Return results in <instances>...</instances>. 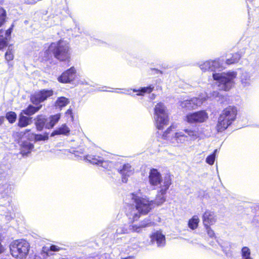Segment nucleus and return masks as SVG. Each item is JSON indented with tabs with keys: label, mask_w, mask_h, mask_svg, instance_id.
<instances>
[{
	"label": "nucleus",
	"mask_w": 259,
	"mask_h": 259,
	"mask_svg": "<svg viewBox=\"0 0 259 259\" xmlns=\"http://www.w3.org/2000/svg\"><path fill=\"white\" fill-rule=\"evenodd\" d=\"M222 96L218 91H213L212 93L210 94V96L209 98H212V99H215L217 101H219L220 100V97Z\"/></svg>",
	"instance_id": "ea45409f"
},
{
	"label": "nucleus",
	"mask_w": 259,
	"mask_h": 259,
	"mask_svg": "<svg viewBox=\"0 0 259 259\" xmlns=\"http://www.w3.org/2000/svg\"><path fill=\"white\" fill-rule=\"evenodd\" d=\"M132 226L133 225H130L128 228L126 225L119 226L116 229L115 233L113 235L114 240L117 241L119 238H121V237H119L118 235L128 233L130 232H133L132 229H131L132 228Z\"/></svg>",
	"instance_id": "a211bd4d"
},
{
	"label": "nucleus",
	"mask_w": 259,
	"mask_h": 259,
	"mask_svg": "<svg viewBox=\"0 0 259 259\" xmlns=\"http://www.w3.org/2000/svg\"><path fill=\"white\" fill-rule=\"evenodd\" d=\"M66 114H71L72 113V112H71V110H69L68 109L67 111H66Z\"/></svg>",
	"instance_id": "de8ad7c7"
},
{
	"label": "nucleus",
	"mask_w": 259,
	"mask_h": 259,
	"mask_svg": "<svg viewBox=\"0 0 259 259\" xmlns=\"http://www.w3.org/2000/svg\"><path fill=\"white\" fill-rule=\"evenodd\" d=\"M243 259H252L251 257H244L242 258Z\"/></svg>",
	"instance_id": "603ef678"
},
{
	"label": "nucleus",
	"mask_w": 259,
	"mask_h": 259,
	"mask_svg": "<svg viewBox=\"0 0 259 259\" xmlns=\"http://www.w3.org/2000/svg\"><path fill=\"white\" fill-rule=\"evenodd\" d=\"M53 94L54 91L52 90H41L32 95L30 100L33 104L38 105L53 96Z\"/></svg>",
	"instance_id": "9d476101"
},
{
	"label": "nucleus",
	"mask_w": 259,
	"mask_h": 259,
	"mask_svg": "<svg viewBox=\"0 0 259 259\" xmlns=\"http://www.w3.org/2000/svg\"><path fill=\"white\" fill-rule=\"evenodd\" d=\"M6 218L8 221H10L11 219H12L13 217L11 214L10 215H6Z\"/></svg>",
	"instance_id": "a18cd8bd"
},
{
	"label": "nucleus",
	"mask_w": 259,
	"mask_h": 259,
	"mask_svg": "<svg viewBox=\"0 0 259 259\" xmlns=\"http://www.w3.org/2000/svg\"><path fill=\"white\" fill-rule=\"evenodd\" d=\"M69 103V99L64 97H61L57 98L55 102V106L56 108L61 109L66 106Z\"/></svg>",
	"instance_id": "bb28decb"
},
{
	"label": "nucleus",
	"mask_w": 259,
	"mask_h": 259,
	"mask_svg": "<svg viewBox=\"0 0 259 259\" xmlns=\"http://www.w3.org/2000/svg\"><path fill=\"white\" fill-rule=\"evenodd\" d=\"M205 101L204 99L193 98L189 100H185L180 102V106L183 108L192 110L200 106Z\"/></svg>",
	"instance_id": "f8f14e48"
},
{
	"label": "nucleus",
	"mask_w": 259,
	"mask_h": 259,
	"mask_svg": "<svg viewBox=\"0 0 259 259\" xmlns=\"http://www.w3.org/2000/svg\"><path fill=\"white\" fill-rule=\"evenodd\" d=\"M48 122V119L44 115H38L35 121V125L38 131H41Z\"/></svg>",
	"instance_id": "4be33fe9"
},
{
	"label": "nucleus",
	"mask_w": 259,
	"mask_h": 259,
	"mask_svg": "<svg viewBox=\"0 0 259 259\" xmlns=\"http://www.w3.org/2000/svg\"><path fill=\"white\" fill-rule=\"evenodd\" d=\"M237 76L235 71H228L223 73H213L212 77L220 90L227 91L230 90L234 84V79Z\"/></svg>",
	"instance_id": "7ed1b4c3"
},
{
	"label": "nucleus",
	"mask_w": 259,
	"mask_h": 259,
	"mask_svg": "<svg viewBox=\"0 0 259 259\" xmlns=\"http://www.w3.org/2000/svg\"><path fill=\"white\" fill-rule=\"evenodd\" d=\"M241 84L243 87H248L251 83V75L247 72H243L240 76Z\"/></svg>",
	"instance_id": "5701e85b"
},
{
	"label": "nucleus",
	"mask_w": 259,
	"mask_h": 259,
	"mask_svg": "<svg viewBox=\"0 0 259 259\" xmlns=\"http://www.w3.org/2000/svg\"><path fill=\"white\" fill-rule=\"evenodd\" d=\"M237 114V108L229 106L226 108L220 114L217 128L219 132L225 130L235 120Z\"/></svg>",
	"instance_id": "20e7f679"
},
{
	"label": "nucleus",
	"mask_w": 259,
	"mask_h": 259,
	"mask_svg": "<svg viewBox=\"0 0 259 259\" xmlns=\"http://www.w3.org/2000/svg\"><path fill=\"white\" fill-rule=\"evenodd\" d=\"M33 148V144L27 141L23 142L21 145L20 153L23 156H26L31 153Z\"/></svg>",
	"instance_id": "aec40b11"
},
{
	"label": "nucleus",
	"mask_w": 259,
	"mask_h": 259,
	"mask_svg": "<svg viewBox=\"0 0 259 259\" xmlns=\"http://www.w3.org/2000/svg\"><path fill=\"white\" fill-rule=\"evenodd\" d=\"M150 237L152 242L163 243L165 241V236L160 230H154L151 234Z\"/></svg>",
	"instance_id": "6ab92c4d"
},
{
	"label": "nucleus",
	"mask_w": 259,
	"mask_h": 259,
	"mask_svg": "<svg viewBox=\"0 0 259 259\" xmlns=\"http://www.w3.org/2000/svg\"><path fill=\"white\" fill-rule=\"evenodd\" d=\"M199 223V219L198 217L195 215L189 220L188 225L189 228L194 230L198 227Z\"/></svg>",
	"instance_id": "7c9ffc66"
},
{
	"label": "nucleus",
	"mask_w": 259,
	"mask_h": 259,
	"mask_svg": "<svg viewBox=\"0 0 259 259\" xmlns=\"http://www.w3.org/2000/svg\"><path fill=\"white\" fill-rule=\"evenodd\" d=\"M4 120H5L4 116L0 117V125L4 122Z\"/></svg>",
	"instance_id": "c03bdc74"
},
{
	"label": "nucleus",
	"mask_w": 259,
	"mask_h": 259,
	"mask_svg": "<svg viewBox=\"0 0 259 259\" xmlns=\"http://www.w3.org/2000/svg\"><path fill=\"white\" fill-rule=\"evenodd\" d=\"M153 70H154V71H156V72H157L159 71V70H158L156 69H153Z\"/></svg>",
	"instance_id": "864d4df0"
},
{
	"label": "nucleus",
	"mask_w": 259,
	"mask_h": 259,
	"mask_svg": "<svg viewBox=\"0 0 259 259\" xmlns=\"http://www.w3.org/2000/svg\"><path fill=\"white\" fill-rule=\"evenodd\" d=\"M10 249L13 256L22 259L28 253L29 246V244H10Z\"/></svg>",
	"instance_id": "6e6552de"
},
{
	"label": "nucleus",
	"mask_w": 259,
	"mask_h": 259,
	"mask_svg": "<svg viewBox=\"0 0 259 259\" xmlns=\"http://www.w3.org/2000/svg\"><path fill=\"white\" fill-rule=\"evenodd\" d=\"M37 2V1L36 0H27V3L28 4H35Z\"/></svg>",
	"instance_id": "37998d69"
},
{
	"label": "nucleus",
	"mask_w": 259,
	"mask_h": 259,
	"mask_svg": "<svg viewBox=\"0 0 259 259\" xmlns=\"http://www.w3.org/2000/svg\"><path fill=\"white\" fill-rule=\"evenodd\" d=\"M149 181L152 186H161L163 185L164 179H162L161 174L157 169L152 168L150 170L149 175Z\"/></svg>",
	"instance_id": "ddd939ff"
},
{
	"label": "nucleus",
	"mask_w": 259,
	"mask_h": 259,
	"mask_svg": "<svg viewBox=\"0 0 259 259\" xmlns=\"http://www.w3.org/2000/svg\"><path fill=\"white\" fill-rule=\"evenodd\" d=\"M16 241H17V243H21V242H19L18 240H16Z\"/></svg>",
	"instance_id": "5fc2aeb1"
},
{
	"label": "nucleus",
	"mask_w": 259,
	"mask_h": 259,
	"mask_svg": "<svg viewBox=\"0 0 259 259\" xmlns=\"http://www.w3.org/2000/svg\"><path fill=\"white\" fill-rule=\"evenodd\" d=\"M4 250V248L3 246L2 245V244H0V253H2Z\"/></svg>",
	"instance_id": "49530a36"
},
{
	"label": "nucleus",
	"mask_w": 259,
	"mask_h": 259,
	"mask_svg": "<svg viewBox=\"0 0 259 259\" xmlns=\"http://www.w3.org/2000/svg\"><path fill=\"white\" fill-rule=\"evenodd\" d=\"M208 114L204 110H200L188 114L185 117V120L189 123H202L208 118Z\"/></svg>",
	"instance_id": "1a4fd4ad"
},
{
	"label": "nucleus",
	"mask_w": 259,
	"mask_h": 259,
	"mask_svg": "<svg viewBox=\"0 0 259 259\" xmlns=\"http://www.w3.org/2000/svg\"><path fill=\"white\" fill-rule=\"evenodd\" d=\"M200 68L203 71L214 72L222 68V63L219 60L207 61L201 64Z\"/></svg>",
	"instance_id": "4468645a"
},
{
	"label": "nucleus",
	"mask_w": 259,
	"mask_h": 259,
	"mask_svg": "<svg viewBox=\"0 0 259 259\" xmlns=\"http://www.w3.org/2000/svg\"><path fill=\"white\" fill-rule=\"evenodd\" d=\"M14 27V24H12L10 28H9L6 32H5V36L4 37L2 33H3V31L2 30H0V50L3 49L4 48L6 47L8 45V41L9 37H10L11 33L12 32V30Z\"/></svg>",
	"instance_id": "f3484780"
},
{
	"label": "nucleus",
	"mask_w": 259,
	"mask_h": 259,
	"mask_svg": "<svg viewBox=\"0 0 259 259\" xmlns=\"http://www.w3.org/2000/svg\"><path fill=\"white\" fill-rule=\"evenodd\" d=\"M75 29H77L78 30V31L80 30V28H79L77 24H75Z\"/></svg>",
	"instance_id": "3c124183"
},
{
	"label": "nucleus",
	"mask_w": 259,
	"mask_h": 259,
	"mask_svg": "<svg viewBox=\"0 0 259 259\" xmlns=\"http://www.w3.org/2000/svg\"><path fill=\"white\" fill-rule=\"evenodd\" d=\"M30 118L23 115H20L18 125L20 127H25L29 123Z\"/></svg>",
	"instance_id": "473e14b6"
},
{
	"label": "nucleus",
	"mask_w": 259,
	"mask_h": 259,
	"mask_svg": "<svg viewBox=\"0 0 259 259\" xmlns=\"http://www.w3.org/2000/svg\"><path fill=\"white\" fill-rule=\"evenodd\" d=\"M218 150L215 149L213 151V153L208 156L206 158V162L209 165H212L214 163L215 158V154L217 152Z\"/></svg>",
	"instance_id": "f704fd0d"
},
{
	"label": "nucleus",
	"mask_w": 259,
	"mask_h": 259,
	"mask_svg": "<svg viewBox=\"0 0 259 259\" xmlns=\"http://www.w3.org/2000/svg\"><path fill=\"white\" fill-rule=\"evenodd\" d=\"M2 235L1 234H0V243H1V242H3L4 241V237H3V239L2 238Z\"/></svg>",
	"instance_id": "09e8293b"
},
{
	"label": "nucleus",
	"mask_w": 259,
	"mask_h": 259,
	"mask_svg": "<svg viewBox=\"0 0 259 259\" xmlns=\"http://www.w3.org/2000/svg\"><path fill=\"white\" fill-rule=\"evenodd\" d=\"M133 257H132V256H128V257H125L124 258H122V259H133Z\"/></svg>",
	"instance_id": "8fccbe9b"
},
{
	"label": "nucleus",
	"mask_w": 259,
	"mask_h": 259,
	"mask_svg": "<svg viewBox=\"0 0 259 259\" xmlns=\"http://www.w3.org/2000/svg\"><path fill=\"white\" fill-rule=\"evenodd\" d=\"M204 227L206 229L207 235L209 236V237H210V238L214 237L215 236V233H214V231L211 229V228L210 227V226H204Z\"/></svg>",
	"instance_id": "a19ab883"
},
{
	"label": "nucleus",
	"mask_w": 259,
	"mask_h": 259,
	"mask_svg": "<svg viewBox=\"0 0 259 259\" xmlns=\"http://www.w3.org/2000/svg\"><path fill=\"white\" fill-rule=\"evenodd\" d=\"M51 54L60 61L67 60L70 58L69 47L66 41L61 40L52 42L45 52V55L49 58Z\"/></svg>",
	"instance_id": "f03ea898"
},
{
	"label": "nucleus",
	"mask_w": 259,
	"mask_h": 259,
	"mask_svg": "<svg viewBox=\"0 0 259 259\" xmlns=\"http://www.w3.org/2000/svg\"><path fill=\"white\" fill-rule=\"evenodd\" d=\"M70 132L69 128L66 124H63L61 127L53 131L51 134V136H54L58 135H67Z\"/></svg>",
	"instance_id": "b1692460"
},
{
	"label": "nucleus",
	"mask_w": 259,
	"mask_h": 259,
	"mask_svg": "<svg viewBox=\"0 0 259 259\" xmlns=\"http://www.w3.org/2000/svg\"><path fill=\"white\" fill-rule=\"evenodd\" d=\"M134 168L128 164H123L121 168H118V171L121 176L122 181L126 183L129 177L133 173Z\"/></svg>",
	"instance_id": "2eb2a0df"
},
{
	"label": "nucleus",
	"mask_w": 259,
	"mask_h": 259,
	"mask_svg": "<svg viewBox=\"0 0 259 259\" xmlns=\"http://www.w3.org/2000/svg\"><path fill=\"white\" fill-rule=\"evenodd\" d=\"M171 184L170 176L169 175L165 176L163 185L159 187L160 190L158 191L154 201L149 200L147 197L142 196L140 193L131 194L130 197L135 203V206H129L126 212L128 219L133 222L137 221L141 214H146L150 211L153 207L154 203L159 205L165 202V195Z\"/></svg>",
	"instance_id": "f257e3e1"
},
{
	"label": "nucleus",
	"mask_w": 259,
	"mask_h": 259,
	"mask_svg": "<svg viewBox=\"0 0 259 259\" xmlns=\"http://www.w3.org/2000/svg\"><path fill=\"white\" fill-rule=\"evenodd\" d=\"M154 121L155 125L158 130H161L168 123V113L166 107L162 103H159L154 108Z\"/></svg>",
	"instance_id": "39448f33"
},
{
	"label": "nucleus",
	"mask_w": 259,
	"mask_h": 259,
	"mask_svg": "<svg viewBox=\"0 0 259 259\" xmlns=\"http://www.w3.org/2000/svg\"><path fill=\"white\" fill-rule=\"evenodd\" d=\"M241 255L242 258L250 257V250L247 247H243L241 249Z\"/></svg>",
	"instance_id": "4c0bfd02"
},
{
	"label": "nucleus",
	"mask_w": 259,
	"mask_h": 259,
	"mask_svg": "<svg viewBox=\"0 0 259 259\" xmlns=\"http://www.w3.org/2000/svg\"><path fill=\"white\" fill-rule=\"evenodd\" d=\"M217 220V215L213 211L206 210L203 214L202 221L204 226L213 225Z\"/></svg>",
	"instance_id": "dca6fc26"
},
{
	"label": "nucleus",
	"mask_w": 259,
	"mask_h": 259,
	"mask_svg": "<svg viewBox=\"0 0 259 259\" xmlns=\"http://www.w3.org/2000/svg\"><path fill=\"white\" fill-rule=\"evenodd\" d=\"M242 56V54L238 52L232 55V56L226 60V63L231 65L237 63Z\"/></svg>",
	"instance_id": "2f4dec72"
},
{
	"label": "nucleus",
	"mask_w": 259,
	"mask_h": 259,
	"mask_svg": "<svg viewBox=\"0 0 259 259\" xmlns=\"http://www.w3.org/2000/svg\"><path fill=\"white\" fill-rule=\"evenodd\" d=\"M76 70L74 67H71L58 77L59 82L63 83H70L73 81L76 77Z\"/></svg>",
	"instance_id": "9b49d317"
},
{
	"label": "nucleus",
	"mask_w": 259,
	"mask_h": 259,
	"mask_svg": "<svg viewBox=\"0 0 259 259\" xmlns=\"http://www.w3.org/2000/svg\"><path fill=\"white\" fill-rule=\"evenodd\" d=\"M154 87L153 85H150L148 87L141 88L138 90L133 89L134 92H138L137 96H143L145 93H150L154 90Z\"/></svg>",
	"instance_id": "a878e982"
},
{
	"label": "nucleus",
	"mask_w": 259,
	"mask_h": 259,
	"mask_svg": "<svg viewBox=\"0 0 259 259\" xmlns=\"http://www.w3.org/2000/svg\"><path fill=\"white\" fill-rule=\"evenodd\" d=\"M49 139V136L48 134H46L45 135L41 134H35L34 135V139L35 141H46Z\"/></svg>",
	"instance_id": "e433bc0d"
},
{
	"label": "nucleus",
	"mask_w": 259,
	"mask_h": 259,
	"mask_svg": "<svg viewBox=\"0 0 259 259\" xmlns=\"http://www.w3.org/2000/svg\"><path fill=\"white\" fill-rule=\"evenodd\" d=\"M5 58L7 61L12 60L14 58L12 50L10 49V47L5 54Z\"/></svg>",
	"instance_id": "58836bf2"
},
{
	"label": "nucleus",
	"mask_w": 259,
	"mask_h": 259,
	"mask_svg": "<svg viewBox=\"0 0 259 259\" xmlns=\"http://www.w3.org/2000/svg\"><path fill=\"white\" fill-rule=\"evenodd\" d=\"M60 115L59 114H56L51 116L49 118V121L46 125V128L50 129L54 127V126L58 122L60 119Z\"/></svg>",
	"instance_id": "c85d7f7f"
},
{
	"label": "nucleus",
	"mask_w": 259,
	"mask_h": 259,
	"mask_svg": "<svg viewBox=\"0 0 259 259\" xmlns=\"http://www.w3.org/2000/svg\"><path fill=\"white\" fill-rule=\"evenodd\" d=\"M6 18V12L2 8H0V27L5 22Z\"/></svg>",
	"instance_id": "c9c22d12"
},
{
	"label": "nucleus",
	"mask_w": 259,
	"mask_h": 259,
	"mask_svg": "<svg viewBox=\"0 0 259 259\" xmlns=\"http://www.w3.org/2000/svg\"><path fill=\"white\" fill-rule=\"evenodd\" d=\"M83 159L92 164H96L108 170H111L114 166V163L112 161L105 160L99 156L88 155L83 156Z\"/></svg>",
	"instance_id": "0eeeda50"
},
{
	"label": "nucleus",
	"mask_w": 259,
	"mask_h": 259,
	"mask_svg": "<svg viewBox=\"0 0 259 259\" xmlns=\"http://www.w3.org/2000/svg\"><path fill=\"white\" fill-rule=\"evenodd\" d=\"M6 118L10 123H13L16 120L17 114L15 112L9 111L6 113Z\"/></svg>",
	"instance_id": "72a5a7b5"
},
{
	"label": "nucleus",
	"mask_w": 259,
	"mask_h": 259,
	"mask_svg": "<svg viewBox=\"0 0 259 259\" xmlns=\"http://www.w3.org/2000/svg\"><path fill=\"white\" fill-rule=\"evenodd\" d=\"M114 225H110L107 228H106L101 233V236L102 237L107 238L109 237L111 238L114 234H113V230L115 229Z\"/></svg>",
	"instance_id": "cd10ccee"
},
{
	"label": "nucleus",
	"mask_w": 259,
	"mask_h": 259,
	"mask_svg": "<svg viewBox=\"0 0 259 259\" xmlns=\"http://www.w3.org/2000/svg\"><path fill=\"white\" fill-rule=\"evenodd\" d=\"M41 105L34 107L31 105H29L25 109L22 110V113L27 115H32L38 111L41 107Z\"/></svg>",
	"instance_id": "393cba45"
},
{
	"label": "nucleus",
	"mask_w": 259,
	"mask_h": 259,
	"mask_svg": "<svg viewBox=\"0 0 259 259\" xmlns=\"http://www.w3.org/2000/svg\"><path fill=\"white\" fill-rule=\"evenodd\" d=\"M50 250L53 251H57L60 250V248L57 247V246L52 245L50 247Z\"/></svg>",
	"instance_id": "79ce46f5"
},
{
	"label": "nucleus",
	"mask_w": 259,
	"mask_h": 259,
	"mask_svg": "<svg viewBox=\"0 0 259 259\" xmlns=\"http://www.w3.org/2000/svg\"><path fill=\"white\" fill-rule=\"evenodd\" d=\"M171 129L172 126H170L165 131L162 135L163 139L169 141L174 146H178L188 141V136L183 132H176L170 136Z\"/></svg>",
	"instance_id": "423d86ee"
},
{
	"label": "nucleus",
	"mask_w": 259,
	"mask_h": 259,
	"mask_svg": "<svg viewBox=\"0 0 259 259\" xmlns=\"http://www.w3.org/2000/svg\"><path fill=\"white\" fill-rule=\"evenodd\" d=\"M184 132L187 134L188 137H189L191 140H195L200 137V133L198 131L196 130H192L191 129L186 128Z\"/></svg>",
	"instance_id": "c756f323"
},
{
	"label": "nucleus",
	"mask_w": 259,
	"mask_h": 259,
	"mask_svg": "<svg viewBox=\"0 0 259 259\" xmlns=\"http://www.w3.org/2000/svg\"><path fill=\"white\" fill-rule=\"evenodd\" d=\"M152 224V222L150 220L148 219H145L141 222L139 226L133 225L131 229H132L133 232L139 233L142 231V229L151 226Z\"/></svg>",
	"instance_id": "412c9836"
}]
</instances>
